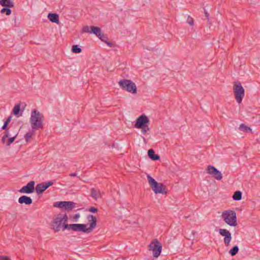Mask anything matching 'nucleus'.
<instances>
[{"label":"nucleus","instance_id":"nucleus-1","mask_svg":"<svg viewBox=\"0 0 260 260\" xmlns=\"http://www.w3.org/2000/svg\"><path fill=\"white\" fill-rule=\"evenodd\" d=\"M44 120L43 115L39 111L36 109L31 110L29 122L32 129L37 131L43 128Z\"/></svg>","mask_w":260,"mask_h":260},{"label":"nucleus","instance_id":"nucleus-2","mask_svg":"<svg viewBox=\"0 0 260 260\" xmlns=\"http://www.w3.org/2000/svg\"><path fill=\"white\" fill-rule=\"evenodd\" d=\"M68 220V217L67 214H58L53 219L52 222V228L53 231L55 232H58L61 230L64 231L65 230H68V228H66L67 225H69L67 223Z\"/></svg>","mask_w":260,"mask_h":260},{"label":"nucleus","instance_id":"nucleus-3","mask_svg":"<svg viewBox=\"0 0 260 260\" xmlns=\"http://www.w3.org/2000/svg\"><path fill=\"white\" fill-rule=\"evenodd\" d=\"M221 218L227 224L231 226H236L237 225V220L236 213L232 210H224L222 212Z\"/></svg>","mask_w":260,"mask_h":260},{"label":"nucleus","instance_id":"nucleus-4","mask_svg":"<svg viewBox=\"0 0 260 260\" xmlns=\"http://www.w3.org/2000/svg\"><path fill=\"white\" fill-rule=\"evenodd\" d=\"M147 180L149 184L150 185L152 190L156 193H165L166 191V187L162 183L157 182L152 177L149 175L147 176Z\"/></svg>","mask_w":260,"mask_h":260},{"label":"nucleus","instance_id":"nucleus-5","mask_svg":"<svg viewBox=\"0 0 260 260\" xmlns=\"http://www.w3.org/2000/svg\"><path fill=\"white\" fill-rule=\"evenodd\" d=\"M119 86L124 90L133 94H136L137 88L136 85L132 81L128 79H122L118 82Z\"/></svg>","mask_w":260,"mask_h":260},{"label":"nucleus","instance_id":"nucleus-6","mask_svg":"<svg viewBox=\"0 0 260 260\" xmlns=\"http://www.w3.org/2000/svg\"><path fill=\"white\" fill-rule=\"evenodd\" d=\"M234 93L235 99L238 104L241 103L245 95V90L241 84L239 82H235L233 86Z\"/></svg>","mask_w":260,"mask_h":260},{"label":"nucleus","instance_id":"nucleus-7","mask_svg":"<svg viewBox=\"0 0 260 260\" xmlns=\"http://www.w3.org/2000/svg\"><path fill=\"white\" fill-rule=\"evenodd\" d=\"M148 248L150 251L153 252V256L156 258L161 252L162 246L157 239H154L149 245Z\"/></svg>","mask_w":260,"mask_h":260},{"label":"nucleus","instance_id":"nucleus-8","mask_svg":"<svg viewBox=\"0 0 260 260\" xmlns=\"http://www.w3.org/2000/svg\"><path fill=\"white\" fill-rule=\"evenodd\" d=\"M87 225L85 224L74 223L70 224L69 225H67L66 228H68L69 231L82 232L84 233L88 234L91 232L88 228H87Z\"/></svg>","mask_w":260,"mask_h":260},{"label":"nucleus","instance_id":"nucleus-9","mask_svg":"<svg viewBox=\"0 0 260 260\" xmlns=\"http://www.w3.org/2000/svg\"><path fill=\"white\" fill-rule=\"evenodd\" d=\"M75 203L71 201H62L55 203L54 206L70 211L75 207Z\"/></svg>","mask_w":260,"mask_h":260},{"label":"nucleus","instance_id":"nucleus-10","mask_svg":"<svg viewBox=\"0 0 260 260\" xmlns=\"http://www.w3.org/2000/svg\"><path fill=\"white\" fill-rule=\"evenodd\" d=\"M207 173L212 176L215 179L220 180L222 178L221 173L215 167L212 166H208L206 169Z\"/></svg>","mask_w":260,"mask_h":260},{"label":"nucleus","instance_id":"nucleus-11","mask_svg":"<svg viewBox=\"0 0 260 260\" xmlns=\"http://www.w3.org/2000/svg\"><path fill=\"white\" fill-rule=\"evenodd\" d=\"M219 234L223 237V242L226 246H229L232 241V234L229 231L226 229H219Z\"/></svg>","mask_w":260,"mask_h":260},{"label":"nucleus","instance_id":"nucleus-12","mask_svg":"<svg viewBox=\"0 0 260 260\" xmlns=\"http://www.w3.org/2000/svg\"><path fill=\"white\" fill-rule=\"evenodd\" d=\"M35 182L34 181L29 182L26 185L23 186L19 190V192L21 193L30 194L35 191Z\"/></svg>","mask_w":260,"mask_h":260},{"label":"nucleus","instance_id":"nucleus-13","mask_svg":"<svg viewBox=\"0 0 260 260\" xmlns=\"http://www.w3.org/2000/svg\"><path fill=\"white\" fill-rule=\"evenodd\" d=\"M149 122V120L148 117L145 115H142L137 118L135 124V126L137 128H140L146 125V124L148 123Z\"/></svg>","mask_w":260,"mask_h":260},{"label":"nucleus","instance_id":"nucleus-14","mask_svg":"<svg viewBox=\"0 0 260 260\" xmlns=\"http://www.w3.org/2000/svg\"><path fill=\"white\" fill-rule=\"evenodd\" d=\"M91 34L95 35L102 41H105L107 39V38L102 33L101 28L99 27L91 26Z\"/></svg>","mask_w":260,"mask_h":260},{"label":"nucleus","instance_id":"nucleus-15","mask_svg":"<svg viewBox=\"0 0 260 260\" xmlns=\"http://www.w3.org/2000/svg\"><path fill=\"white\" fill-rule=\"evenodd\" d=\"M103 192L98 189L92 188L90 189V196L95 201L102 197Z\"/></svg>","mask_w":260,"mask_h":260},{"label":"nucleus","instance_id":"nucleus-16","mask_svg":"<svg viewBox=\"0 0 260 260\" xmlns=\"http://www.w3.org/2000/svg\"><path fill=\"white\" fill-rule=\"evenodd\" d=\"M87 218L88 220V222L90 223L88 228L90 230V231L92 232L93 230H94L96 228V218L95 216H94L92 215H88L87 217Z\"/></svg>","mask_w":260,"mask_h":260},{"label":"nucleus","instance_id":"nucleus-17","mask_svg":"<svg viewBox=\"0 0 260 260\" xmlns=\"http://www.w3.org/2000/svg\"><path fill=\"white\" fill-rule=\"evenodd\" d=\"M18 202L21 204L30 205L32 200L30 197L26 196H22L18 199Z\"/></svg>","mask_w":260,"mask_h":260},{"label":"nucleus","instance_id":"nucleus-18","mask_svg":"<svg viewBox=\"0 0 260 260\" xmlns=\"http://www.w3.org/2000/svg\"><path fill=\"white\" fill-rule=\"evenodd\" d=\"M47 18L52 22L57 24L59 23L58 15L56 13H49Z\"/></svg>","mask_w":260,"mask_h":260},{"label":"nucleus","instance_id":"nucleus-19","mask_svg":"<svg viewBox=\"0 0 260 260\" xmlns=\"http://www.w3.org/2000/svg\"><path fill=\"white\" fill-rule=\"evenodd\" d=\"M0 5L8 8H12L14 6V3L12 0H0Z\"/></svg>","mask_w":260,"mask_h":260},{"label":"nucleus","instance_id":"nucleus-20","mask_svg":"<svg viewBox=\"0 0 260 260\" xmlns=\"http://www.w3.org/2000/svg\"><path fill=\"white\" fill-rule=\"evenodd\" d=\"M20 104H17L15 105L12 113L13 114H14L15 116H16L17 117L22 116V113H20Z\"/></svg>","mask_w":260,"mask_h":260},{"label":"nucleus","instance_id":"nucleus-21","mask_svg":"<svg viewBox=\"0 0 260 260\" xmlns=\"http://www.w3.org/2000/svg\"><path fill=\"white\" fill-rule=\"evenodd\" d=\"M148 155L153 160H156L159 159V155L155 154L153 149H149L148 150Z\"/></svg>","mask_w":260,"mask_h":260},{"label":"nucleus","instance_id":"nucleus-22","mask_svg":"<svg viewBox=\"0 0 260 260\" xmlns=\"http://www.w3.org/2000/svg\"><path fill=\"white\" fill-rule=\"evenodd\" d=\"M45 185V184H43L42 183L37 185L35 189L38 194H41L46 190Z\"/></svg>","mask_w":260,"mask_h":260},{"label":"nucleus","instance_id":"nucleus-23","mask_svg":"<svg viewBox=\"0 0 260 260\" xmlns=\"http://www.w3.org/2000/svg\"><path fill=\"white\" fill-rule=\"evenodd\" d=\"M36 130H34L31 128V130L29 131L24 136V139L26 142H28L30 141L32 138V137L35 134V132Z\"/></svg>","mask_w":260,"mask_h":260},{"label":"nucleus","instance_id":"nucleus-24","mask_svg":"<svg viewBox=\"0 0 260 260\" xmlns=\"http://www.w3.org/2000/svg\"><path fill=\"white\" fill-rule=\"evenodd\" d=\"M239 129L245 133L251 132L252 129L250 127H248L244 124H241L239 126Z\"/></svg>","mask_w":260,"mask_h":260},{"label":"nucleus","instance_id":"nucleus-25","mask_svg":"<svg viewBox=\"0 0 260 260\" xmlns=\"http://www.w3.org/2000/svg\"><path fill=\"white\" fill-rule=\"evenodd\" d=\"M233 199L235 201H239L242 199V192L240 191H236L233 196Z\"/></svg>","mask_w":260,"mask_h":260},{"label":"nucleus","instance_id":"nucleus-26","mask_svg":"<svg viewBox=\"0 0 260 260\" xmlns=\"http://www.w3.org/2000/svg\"><path fill=\"white\" fill-rule=\"evenodd\" d=\"M17 134L15 133V134H14V136H13V137L7 138L8 140H7V143H6L7 146H9L11 144H12L14 141V140H15V139L17 137Z\"/></svg>","mask_w":260,"mask_h":260},{"label":"nucleus","instance_id":"nucleus-27","mask_svg":"<svg viewBox=\"0 0 260 260\" xmlns=\"http://www.w3.org/2000/svg\"><path fill=\"white\" fill-rule=\"evenodd\" d=\"M239 251V247L237 246H234L229 251L232 256L235 255Z\"/></svg>","mask_w":260,"mask_h":260},{"label":"nucleus","instance_id":"nucleus-28","mask_svg":"<svg viewBox=\"0 0 260 260\" xmlns=\"http://www.w3.org/2000/svg\"><path fill=\"white\" fill-rule=\"evenodd\" d=\"M72 51L75 53H79L81 52V49L78 45H75L72 46Z\"/></svg>","mask_w":260,"mask_h":260},{"label":"nucleus","instance_id":"nucleus-29","mask_svg":"<svg viewBox=\"0 0 260 260\" xmlns=\"http://www.w3.org/2000/svg\"><path fill=\"white\" fill-rule=\"evenodd\" d=\"M82 32V33H83V32H87V33L91 34V26H87V25L84 26L83 27Z\"/></svg>","mask_w":260,"mask_h":260},{"label":"nucleus","instance_id":"nucleus-30","mask_svg":"<svg viewBox=\"0 0 260 260\" xmlns=\"http://www.w3.org/2000/svg\"><path fill=\"white\" fill-rule=\"evenodd\" d=\"M1 12L2 13H5L6 15L9 16L11 13V10L9 8H3L1 10Z\"/></svg>","mask_w":260,"mask_h":260},{"label":"nucleus","instance_id":"nucleus-31","mask_svg":"<svg viewBox=\"0 0 260 260\" xmlns=\"http://www.w3.org/2000/svg\"><path fill=\"white\" fill-rule=\"evenodd\" d=\"M140 128H141V133L144 135L149 131V127L148 125L143 126L142 127H140Z\"/></svg>","mask_w":260,"mask_h":260},{"label":"nucleus","instance_id":"nucleus-32","mask_svg":"<svg viewBox=\"0 0 260 260\" xmlns=\"http://www.w3.org/2000/svg\"><path fill=\"white\" fill-rule=\"evenodd\" d=\"M12 119V116H10L8 117L7 120L5 121L4 125L2 126V128L3 129H5L6 128L7 126L9 124V123L11 121Z\"/></svg>","mask_w":260,"mask_h":260},{"label":"nucleus","instance_id":"nucleus-33","mask_svg":"<svg viewBox=\"0 0 260 260\" xmlns=\"http://www.w3.org/2000/svg\"><path fill=\"white\" fill-rule=\"evenodd\" d=\"M6 137H7V138H10V137H13V136H14V134H12L10 133V132L8 130H7L6 131V132H5V134L4 135Z\"/></svg>","mask_w":260,"mask_h":260},{"label":"nucleus","instance_id":"nucleus-34","mask_svg":"<svg viewBox=\"0 0 260 260\" xmlns=\"http://www.w3.org/2000/svg\"><path fill=\"white\" fill-rule=\"evenodd\" d=\"M42 183L45 184V187L46 189H47L49 186H51L53 184V182L52 181L43 182Z\"/></svg>","mask_w":260,"mask_h":260},{"label":"nucleus","instance_id":"nucleus-35","mask_svg":"<svg viewBox=\"0 0 260 260\" xmlns=\"http://www.w3.org/2000/svg\"><path fill=\"white\" fill-rule=\"evenodd\" d=\"M187 21V23L190 25H192L193 24V20L192 18L188 17Z\"/></svg>","mask_w":260,"mask_h":260},{"label":"nucleus","instance_id":"nucleus-36","mask_svg":"<svg viewBox=\"0 0 260 260\" xmlns=\"http://www.w3.org/2000/svg\"><path fill=\"white\" fill-rule=\"evenodd\" d=\"M89 211L92 213H95L98 211V209L94 207H92L89 208Z\"/></svg>","mask_w":260,"mask_h":260},{"label":"nucleus","instance_id":"nucleus-37","mask_svg":"<svg viewBox=\"0 0 260 260\" xmlns=\"http://www.w3.org/2000/svg\"><path fill=\"white\" fill-rule=\"evenodd\" d=\"M7 140V138L4 135L2 138V142L4 144H5L6 145Z\"/></svg>","mask_w":260,"mask_h":260},{"label":"nucleus","instance_id":"nucleus-38","mask_svg":"<svg viewBox=\"0 0 260 260\" xmlns=\"http://www.w3.org/2000/svg\"><path fill=\"white\" fill-rule=\"evenodd\" d=\"M0 260H11V259L6 256H1Z\"/></svg>","mask_w":260,"mask_h":260},{"label":"nucleus","instance_id":"nucleus-39","mask_svg":"<svg viewBox=\"0 0 260 260\" xmlns=\"http://www.w3.org/2000/svg\"><path fill=\"white\" fill-rule=\"evenodd\" d=\"M80 214L79 213L76 214L75 215L74 217V219H75V221H77L78 219L80 217Z\"/></svg>","mask_w":260,"mask_h":260},{"label":"nucleus","instance_id":"nucleus-40","mask_svg":"<svg viewBox=\"0 0 260 260\" xmlns=\"http://www.w3.org/2000/svg\"><path fill=\"white\" fill-rule=\"evenodd\" d=\"M107 39L104 41L109 46L111 47L112 46V43L106 41Z\"/></svg>","mask_w":260,"mask_h":260},{"label":"nucleus","instance_id":"nucleus-41","mask_svg":"<svg viewBox=\"0 0 260 260\" xmlns=\"http://www.w3.org/2000/svg\"><path fill=\"white\" fill-rule=\"evenodd\" d=\"M70 176L71 177H77V174L76 173H71L70 174Z\"/></svg>","mask_w":260,"mask_h":260},{"label":"nucleus","instance_id":"nucleus-42","mask_svg":"<svg viewBox=\"0 0 260 260\" xmlns=\"http://www.w3.org/2000/svg\"><path fill=\"white\" fill-rule=\"evenodd\" d=\"M205 17L207 18H208L209 17V14L207 13V12L205 10Z\"/></svg>","mask_w":260,"mask_h":260}]
</instances>
